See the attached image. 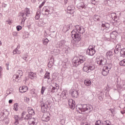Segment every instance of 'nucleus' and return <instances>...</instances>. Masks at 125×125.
Listing matches in <instances>:
<instances>
[{
	"instance_id": "nucleus-1",
	"label": "nucleus",
	"mask_w": 125,
	"mask_h": 125,
	"mask_svg": "<svg viewBox=\"0 0 125 125\" xmlns=\"http://www.w3.org/2000/svg\"><path fill=\"white\" fill-rule=\"evenodd\" d=\"M72 62L73 66L75 67H78L79 65L84 63L83 70V72L86 73H90L92 71H93L95 69L94 65L85 62V57L83 56H80L79 57H75L72 60Z\"/></svg>"
},
{
	"instance_id": "nucleus-2",
	"label": "nucleus",
	"mask_w": 125,
	"mask_h": 125,
	"mask_svg": "<svg viewBox=\"0 0 125 125\" xmlns=\"http://www.w3.org/2000/svg\"><path fill=\"white\" fill-rule=\"evenodd\" d=\"M85 32V29L83 26L79 25L75 26V29H74L71 32V37L74 40V43L78 44V46H83V43H81L82 35Z\"/></svg>"
},
{
	"instance_id": "nucleus-3",
	"label": "nucleus",
	"mask_w": 125,
	"mask_h": 125,
	"mask_svg": "<svg viewBox=\"0 0 125 125\" xmlns=\"http://www.w3.org/2000/svg\"><path fill=\"white\" fill-rule=\"evenodd\" d=\"M96 62L99 66H105L103 69L102 74L103 76H105L109 74V72L112 69V64L111 63V61L109 62L107 61V59L105 58L98 57L96 59Z\"/></svg>"
},
{
	"instance_id": "nucleus-4",
	"label": "nucleus",
	"mask_w": 125,
	"mask_h": 125,
	"mask_svg": "<svg viewBox=\"0 0 125 125\" xmlns=\"http://www.w3.org/2000/svg\"><path fill=\"white\" fill-rule=\"evenodd\" d=\"M77 107L78 108L81 112H86V111H88V113H90L93 110V107L89 104H79L77 105Z\"/></svg>"
},
{
	"instance_id": "nucleus-5",
	"label": "nucleus",
	"mask_w": 125,
	"mask_h": 125,
	"mask_svg": "<svg viewBox=\"0 0 125 125\" xmlns=\"http://www.w3.org/2000/svg\"><path fill=\"white\" fill-rule=\"evenodd\" d=\"M30 8H25L23 11L19 13V16H21V17H22V21H23V22H25L26 19H27V17H29V16H30Z\"/></svg>"
},
{
	"instance_id": "nucleus-6",
	"label": "nucleus",
	"mask_w": 125,
	"mask_h": 125,
	"mask_svg": "<svg viewBox=\"0 0 125 125\" xmlns=\"http://www.w3.org/2000/svg\"><path fill=\"white\" fill-rule=\"evenodd\" d=\"M66 43V40H61L60 42H58L57 44H56V47L57 48H60V49L56 50L57 54H59L60 53L61 51H62L63 50V48H64V46H65V44Z\"/></svg>"
},
{
	"instance_id": "nucleus-7",
	"label": "nucleus",
	"mask_w": 125,
	"mask_h": 125,
	"mask_svg": "<svg viewBox=\"0 0 125 125\" xmlns=\"http://www.w3.org/2000/svg\"><path fill=\"white\" fill-rule=\"evenodd\" d=\"M119 51H120L121 56L125 57V48L121 49V45H117L114 50V52L116 54H117V53H119Z\"/></svg>"
},
{
	"instance_id": "nucleus-8",
	"label": "nucleus",
	"mask_w": 125,
	"mask_h": 125,
	"mask_svg": "<svg viewBox=\"0 0 125 125\" xmlns=\"http://www.w3.org/2000/svg\"><path fill=\"white\" fill-rule=\"evenodd\" d=\"M25 115H26V112L23 111L21 114V117H19V115H15L14 119L15 121L14 123V125H19V121H21H21L23 120V119H24V116H25Z\"/></svg>"
},
{
	"instance_id": "nucleus-9",
	"label": "nucleus",
	"mask_w": 125,
	"mask_h": 125,
	"mask_svg": "<svg viewBox=\"0 0 125 125\" xmlns=\"http://www.w3.org/2000/svg\"><path fill=\"white\" fill-rule=\"evenodd\" d=\"M23 76V71L19 70L16 72V75H14L13 78L15 79V82H19L21 81V77Z\"/></svg>"
},
{
	"instance_id": "nucleus-10",
	"label": "nucleus",
	"mask_w": 125,
	"mask_h": 125,
	"mask_svg": "<svg viewBox=\"0 0 125 125\" xmlns=\"http://www.w3.org/2000/svg\"><path fill=\"white\" fill-rule=\"evenodd\" d=\"M53 9V8L52 7L48 6H44L42 9V12L45 15H49L52 12Z\"/></svg>"
},
{
	"instance_id": "nucleus-11",
	"label": "nucleus",
	"mask_w": 125,
	"mask_h": 125,
	"mask_svg": "<svg viewBox=\"0 0 125 125\" xmlns=\"http://www.w3.org/2000/svg\"><path fill=\"white\" fill-rule=\"evenodd\" d=\"M40 105L41 107L42 113H45L47 111V108H48V104L43 103L42 101H40Z\"/></svg>"
},
{
	"instance_id": "nucleus-12",
	"label": "nucleus",
	"mask_w": 125,
	"mask_h": 125,
	"mask_svg": "<svg viewBox=\"0 0 125 125\" xmlns=\"http://www.w3.org/2000/svg\"><path fill=\"white\" fill-rule=\"evenodd\" d=\"M106 57L108 59L107 62L111 61V64H112V59L114 58V52L108 51L106 53Z\"/></svg>"
},
{
	"instance_id": "nucleus-13",
	"label": "nucleus",
	"mask_w": 125,
	"mask_h": 125,
	"mask_svg": "<svg viewBox=\"0 0 125 125\" xmlns=\"http://www.w3.org/2000/svg\"><path fill=\"white\" fill-rule=\"evenodd\" d=\"M96 52V51L95 50V49L93 48V47H92V48H88L86 51V54L89 56H93V55L95 54Z\"/></svg>"
},
{
	"instance_id": "nucleus-14",
	"label": "nucleus",
	"mask_w": 125,
	"mask_h": 125,
	"mask_svg": "<svg viewBox=\"0 0 125 125\" xmlns=\"http://www.w3.org/2000/svg\"><path fill=\"white\" fill-rule=\"evenodd\" d=\"M68 106L70 109L74 110L76 108V102L72 99L68 100Z\"/></svg>"
},
{
	"instance_id": "nucleus-15",
	"label": "nucleus",
	"mask_w": 125,
	"mask_h": 125,
	"mask_svg": "<svg viewBox=\"0 0 125 125\" xmlns=\"http://www.w3.org/2000/svg\"><path fill=\"white\" fill-rule=\"evenodd\" d=\"M28 125H38V119L33 118L28 122Z\"/></svg>"
},
{
	"instance_id": "nucleus-16",
	"label": "nucleus",
	"mask_w": 125,
	"mask_h": 125,
	"mask_svg": "<svg viewBox=\"0 0 125 125\" xmlns=\"http://www.w3.org/2000/svg\"><path fill=\"white\" fill-rule=\"evenodd\" d=\"M102 27L103 28V30H105V29H109L110 25L109 22L105 21H102Z\"/></svg>"
},
{
	"instance_id": "nucleus-17",
	"label": "nucleus",
	"mask_w": 125,
	"mask_h": 125,
	"mask_svg": "<svg viewBox=\"0 0 125 125\" xmlns=\"http://www.w3.org/2000/svg\"><path fill=\"white\" fill-rule=\"evenodd\" d=\"M68 6L67 7V13L69 14H74V12H75V7L74 6Z\"/></svg>"
},
{
	"instance_id": "nucleus-18",
	"label": "nucleus",
	"mask_w": 125,
	"mask_h": 125,
	"mask_svg": "<svg viewBox=\"0 0 125 125\" xmlns=\"http://www.w3.org/2000/svg\"><path fill=\"white\" fill-rule=\"evenodd\" d=\"M93 19L95 22H100V20L101 19V16L98 15H95L93 17Z\"/></svg>"
},
{
	"instance_id": "nucleus-19",
	"label": "nucleus",
	"mask_w": 125,
	"mask_h": 125,
	"mask_svg": "<svg viewBox=\"0 0 125 125\" xmlns=\"http://www.w3.org/2000/svg\"><path fill=\"white\" fill-rule=\"evenodd\" d=\"M27 111L28 114H29L30 116H32L35 115V110H34L32 107H28L27 108Z\"/></svg>"
},
{
	"instance_id": "nucleus-20",
	"label": "nucleus",
	"mask_w": 125,
	"mask_h": 125,
	"mask_svg": "<svg viewBox=\"0 0 125 125\" xmlns=\"http://www.w3.org/2000/svg\"><path fill=\"white\" fill-rule=\"evenodd\" d=\"M20 92L21 93H24L28 90V87L26 86H22V87H20L19 88Z\"/></svg>"
},
{
	"instance_id": "nucleus-21",
	"label": "nucleus",
	"mask_w": 125,
	"mask_h": 125,
	"mask_svg": "<svg viewBox=\"0 0 125 125\" xmlns=\"http://www.w3.org/2000/svg\"><path fill=\"white\" fill-rule=\"evenodd\" d=\"M42 121L43 122H48V121H50V117L46 114H44L42 117Z\"/></svg>"
},
{
	"instance_id": "nucleus-22",
	"label": "nucleus",
	"mask_w": 125,
	"mask_h": 125,
	"mask_svg": "<svg viewBox=\"0 0 125 125\" xmlns=\"http://www.w3.org/2000/svg\"><path fill=\"white\" fill-rule=\"evenodd\" d=\"M117 32L116 31H112L111 33H110V38L112 39V40H116L117 38Z\"/></svg>"
},
{
	"instance_id": "nucleus-23",
	"label": "nucleus",
	"mask_w": 125,
	"mask_h": 125,
	"mask_svg": "<svg viewBox=\"0 0 125 125\" xmlns=\"http://www.w3.org/2000/svg\"><path fill=\"white\" fill-rule=\"evenodd\" d=\"M71 94L73 98H77V97L79 96V92H78V91L77 90L73 91L71 92Z\"/></svg>"
},
{
	"instance_id": "nucleus-24",
	"label": "nucleus",
	"mask_w": 125,
	"mask_h": 125,
	"mask_svg": "<svg viewBox=\"0 0 125 125\" xmlns=\"http://www.w3.org/2000/svg\"><path fill=\"white\" fill-rule=\"evenodd\" d=\"M28 76L30 79H31V80H34V79L37 77V74H36L35 73L31 72L29 73Z\"/></svg>"
},
{
	"instance_id": "nucleus-25",
	"label": "nucleus",
	"mask_w": 125,
	"mask_h": 125,
	"mask_svg": "<svg viewBox=\"0 0 125 125\" xmlns=\"http://www.w3.org/2000/svg\"><path fill=\"white\" fill-rule=\"evenodd\" d=\"M84 84L86 86H90L91 85V81L89 79H86L84 81Z\"/></svg>"
},
{
	"instance_id": "nucleus-26",
	"label": "nucleus",
	"mask_w": 125,
	"mask_h": 125,
	"mask_svg": "<svg viewBox=\"0 0 125 125\" xmlns=\"http://www.w3.org/2000/svg\"><path fill=\"white\" fill-rule=\"evenodd\" d=\"M25 115H24V120H26V121H29L31 120V119H33V118H32V116H30L29 114H26L25 112Z\"/></svg>"
},
{
	"instance_id": "nucleus-27",
	"label": "nucleus",
	"mask_w": 125,
	"mask_h": 125,
	"mask_svg": "<svg viewBox=\"0 0 125 125\" xmlns=\"http://www.w3.org/2000/svg\"><path fill=\"white\" fill-rule=\"evenodd\" d=\"M66 92H67V91L64 90L61 93L60 97L62 98V99H66V98H67V96H66Z\"/></svg>"
},
{
	"instance_id": "nucleus-28",
	"label": "nucleus",
	"mask_w": 125,
	"mask_h": 125,
	"mask_svg": "<svg viewBox=\"0 0 125 125\" xmlns=\"http://www.w3.org/2000/svg\"><path fill=\"white\" fill-rule=\"evenodd\" d=\"M20 53H21V52L18 50V47L13 51V54H14V55L15 54H20Z\"/></svg>"
},
{
	"instance_id": "nucleus-29",
	"label": "nucleus",
	"mask_w": 125,
	"mask_h": 125,
	"mask_svg": "<svg viewBox=\"0 0 125 125\" xmlns=\"http://www.w3.org/2000/svg\"><path fill=\"white\" fill-rule=\"evenodd\" d=\"M50 73L46 71L44 76V79H48V80H50Z\"/></svg>"
},
{
	"instance_id": "nucleus-30",
	"label": "nucleus",
	"mask_w": 125,
	"mask_h": 125,
	"mask_svg": "<svg viewBox=\"0 0 125 125\" xmlns=\"http://www.w3.org/2000/svg\"><path fill=\"white\" fill-rule=\"evenodd\" d=\"M50 88L51 89V92H55V90H57V88L55 87V86L53 85V84H51Z\"/></svg>"
},
{
	"instance_id": "nucleus-31",
	"label": "nucleus",
	"mask_w": 125,
	"mask_h": 125,
	"mask_svg": "<svg viewBox=\"0 0 125 125\" xmlns=\"http://www.w3.org/2000/svg\"><path fill=\"white\" fill-rule=\"evenodd\" d=\"M95 125H104V121L101 122L100 120H98L95 122Z\"/></svg>"
},
{
	"instance_id": "nucleus-32",
	"label": "nucleus",
	"mask_w": 125,
	"mask_h": 125,
	"mask_svg": "<svg viewBox=\"0 0 125 125\" xmlns=\"http://www.w3.org/2000/svg\"><path fill=\"white\" fill-rule=\"evenodd\" d=\"M42 42H43V44H44V45H46L47 43H48V42H49V40H48L47 38H46V39H43Z\"/></svg>"
},
{
	"instance_id": "nucleus-33",
	"label": "nucleus",
	"mask_w": 125,
	"mask_h": 125,
	"mask_svg": "<svg viewBox=\"0 0 125 125\" xmlns=\"http://www.w3.org/2000/svg\"><path fill=\"white\" fill-rule=\"evenodd\" d=\"M119 64L120 66H122V67L125 66V59H124L123 60H122L120 62Z\"/></svg>"
},
{
	"instance_id": "nucleus-34",
	"label": "nucleus",
	"mask_w": 125,
	"mask_h": 125,
	"mask_svg": "<svg viewBox=\"0 0 125 125\" xmlns=\"http://www.w3.org/2000/svg\"><path fill=\"white\" fill-rule=\"evenodd\" d=\"M69 29L70 28H69V27H67L65 26H63L62 31L63 32H64L65 33H66V32H68V31H69Z\"/></svg>"
},
{
	"instance_id": "nucleus-35",
	"label": "nucleus",
	"mask_w": 125,
	"mask_h": 125,
	"mask_svg": "<svg viewBox=\"0 0 125 125\" xmlns=\"http://www.w3.org/2000/svg\"><path fill=\"white\" fill-rule=\"evenodd\" d=\"M117 16L116 13H112L110 16V18H112V20Z\"/></svg>"
},
{
	"instance_id": "nucleus-36",
	"label": "nucleus",
	"mask_w": 125,
	"mask_h": 125,
	"mask_svg": "<svg viewBox=\"0 0 125 125\" xmlns=\"http://www.w3.org/2000/svg\"><path fill=\"white\" fill-rule=\"evenodd\" d=\"M104 125H113L108 120L104 121Z\"/></svg>"
},
{
	"instance_id": "nucleus-37",
	"label": "nucleus",
	"mask_w": 125,
	"mask_h": 125,
	"mask_svg": "<svg viewBox=\"0 0 125 125\" xmlns=\"http://www.w3.org/2000/svg\"><path fill=\"white\" fill-rule=\"evenodd\" d=\"M3 121L5 125H8V124L9 123V120L7 119V118H4Z\"/></svg>"
},
{
	"instance_id": "nucleus-38",
	"label": "nucleus",
	"mask_w": 125,
	"mask_h": 125,
	"mask_svg": "<svg viewBox=\"0 0 125 125\" xmlns=\"http://www.w3.org/2000/svg\"><path fill=\"white\" fill-rule=\"evenodd\" d=\"M13 110L17 111L18 110V104H15L14 105Z\"/></svg>"
},
{
	"instance_id": "nucleus-39",
	"label": "nucleus",
	"mask_w": 125,
	"mask_h": 125,
	"mask_svg": "<svg viewBox=\"0 0 125 125\" xmlns=\"http://www.w3.org/2000/svg\"><path fill=\"white\" fill-rule=\"evenodd\" d=\"M80 7H82V8H84L85 9L86 8V5H85L83 3H82L79 5Z\"/></svg>"
},
{
	"instance_id": "nucleus-40",
	"label": "nucleus",
	"mask_w": 125,
	"mask_h": 125,
	"mask_svg": "<svg viewBox=\"0 0 125 125\" xmlns=\"http://www.w3.org/2000/svg\"><path fill=\"white\" fill-rule=\"evenodd\" d=\"M49 63H52L54 65V58L53 57H51Z\"/></svg>"
},
{
	"instance_id": "nucleus-41",
	"label": "nucleus",
	"mask_w": 125,
	"mask_h": 125,
	"mask_svg": "<svg viewBox=\"0 0 125 125\" xmlns=\"http://www.w3.org/2000/svg\"><path fill=\"white\" fill-rule=\"evenodd\" d=\"M45 90V87L42 86L41 88V94H43Z\"/></svg>"
},
{
	"instance_id": "nucleus-42",
	"label": "nucleus",
	"mask_w": 125,
	"mask_h": 125,
	"mask_svg": "<svg viewBox=\"0 0 125 125\" xmlns=\"http://www.w3.org/2000/svg\"><path fill=\"white\" fill-rule=\"evenodd\" d=\"M17 30L18 31V32H19V31H20V30H22V26H21V25H18L17 27Z\"/></svg>"
},
{
	"instance_id": "nucleus-43",
	"label": "nucleus",
	"mask_w": 125,
	"mask_h": 125,
	"mask_svg": "<svg viewBox=\"0 0 125 125\" xmlns=\"http://www.w3.org/2000/svg\"><path fill=\"white\" fill-rule=\"evenodd\" d=\"M24 100L25 102H26V103H29V101H30V98H29L28 97H24Z\"/></svg>"
},
{
	"instance_id": "nucleus-44",
	"label": "nucleus",
	"mask_w": 125,
	"mask_h": 125,
	"mask_svg": "<svg viewBox=\"0 0 125 125\" xmlns=\"http://www.w3.org/2000/svg\"><path fill=\"white\" fill-rule=\"evenodd\" d=\"M113 20H114L115 22H119V18H118V16H116V17H115Z\"/></svg>"
},
{
	"instance_id": "nucleus-45",
	"label": "nucleus",
	"mask_w": 125,
	"mask_h": 125,
	"mask_svg": "<svg viewBox=\"0 0 125 125\" xmlns=\"http://www.w3.org/2000/svg\"><path fill=\"white\" fill-rule=\"evenodd\" d=\"M21 58L22 59H23V60H25V61H27V58H28V57H27L26 55H25L24 56H23Z\"/></svg>"
},
{
	"instance_id": "nucleus-46",
	"label": "nucleus",
	"mask_w": 125,
	"mask_h": 125,
	"mask_svg": "<svg viewBox=\"0 0 125 125\" xmlns=\"http://www.w3.org/2000/svg\"><path fill=\"white\" fill-rule=\"evenodd\" d=\"M104 98V95H103L99 97V100H100V101H102Z\"/></svg>"
},
{
	"instance_id": "nucleus-47",
	"label": "nucleus",
	"mask_w": 125,
	"mask_h": 125,
	"mask_svg": "<svg viewBox=\"0 0 125 125\" xmlns=\"http://www.w3.org/2000/svg\"><path fill=\"white\" fill-rule=\"evenodd\" d=\"M52 84H53V85H54V86H56V87H58V88H59V85H58V84L54 83H52Z\"/></svg>"
},
{
	"instance_id": "nucleus-48",
	"label": "nucleus",
	"mask_w": 125,
	"mask_h": 125,
	"mask_svg": "<svg viewBox=\"0 0 125 125\" xmlns=\"http://www.w3.org/2000/svg\"><path fill=\"white\" fill-rule=\"evenodd\" d=\"M109 111L111 112V114L113 115V114H115V110L113 108L109 109Z\"/></svg>"
},
{
	"instance_id": "nucleus-49",
	"label": "nucleus",
	"mask_w": 125,
	"mask_h": 125,
	"mask_svg": "<svg viewBox=\"0 0 125 125\" xmlns=\"http://www.w3.org/2000/svg\"><path fill=\"white\" fill-rule=\"evenodd\" d=\"M53 63H50V62H49L48 63V68H51V67H52V66H53Z\"/></svg>"
},
{
	"instance_id": "nucleus-50",
	"label": "nucleus",
	"mask_w": 125,
	"mask_h": 125,
	"mask_svg": "<svg viewBox=\"0 0 125 125\" xmlns=\"http://www.w3.org/2000/svg\"><path fill=\"white\" fill-rule=\"evenodd\" d=\"M6 22H7V23H8V24H9V25H11L12 24V22L10 20H7Z\"/></svg>"
},
{
	"instance_id": "nucleus-51",
	"label": "nucleus",
	"mask_w": 125,
	"mask_h": 125,
	"mask_svg": "<svg viewBox=\"0 0 125 125\" xmlns=\"http://www.w3.org/2000/svg\"><path fill=\"white\" fill-rule=\"evenodd\" d=\"M36 15L37 16L40 17L41 16V12L40 11H37V13H36Z\"/></svg>"
},
{
	"instance_id": "nucleus-52",
	"label": "nucleus",
	"mask_w": 125,
	"mask_h": 125,
	"mask_svg": "<svg viewBox=\"0 0 125 125\" xmlns=\"http://www.w3.org/2000/svg\"><path fill=\"white\" fill-rule=\"evenodd\" d=\"M70 48L68 47L65 50V53H68V52L70 51Z\"/></svg>"
},
{
	"instance_id": "nucleus-53",
	"label": "nucleus",
	"mask_w": 125,
	"mask_h": 125,
	"mask_svg": "<svg viewBox=\"0 0 125 125\" xmlns=\"http://www.w3.org/2000/svg\"><path fill=\"white\" fill-rule=\"evenodd\" d=\"M2 69V67H1V66H0V78H1V76H2V75L1 74Z\"/></svg>"
},
{
	"instance_id": "nucleus-54",
	"label": "nucleus",
	"mask_w": 125,
	"mask_h": 125,
	"mask_svg": "<svg viewBox=\"0 0 125 125\" xmlns=\"http://www.w3.org/2000/svg\"><path fill=\"white\" fill-rule=\"evenodd\" d=\"M35 18L36 20H39L40 19V16L36 15Z\"/></svg>"
},
{
	"instance_id": "nucleus-55",
	"label": "nucleus",
	"mask_w": 125,
	"mask_h": 125,
	"mask_svg": "<svg viewBox=\"0 0 125 125\" xmlns=\"http://www.w3.org/2000/svg\"><path fill=\"white\" fill-rule=\"evenodd\" d=\"M17 34H18V33L17 32H14L13 33V35H14V36H15V37H16L17 36Z\"/></svg>"
},
{
	"instance_id": "nucleus-56",
	"label": "nucleus",
	"mask_w": 125,
	"mask_h": 125,
	"mask_svg": "<svg viewBox=\"0 0 125 125\" xmlns=\"http://www.w3.org/2000/svg\"><path fill=\"white\" fill-rule=\"evenodd\" d=\"M12 102H13V100H9V104H11V103H12Z\"/></svg>"
},
{
	"instance_id": "nucleus-57",
	"label": "nucleus",
	"mask_w": 125,
	"mask_h": 125,
	"mask_svg": "<svg viewBox=\"0 0 125 125\" xmlns=\"http://www.w3.org/2000/svg\"><path fill=\"white\" fill-rule=\"evenodd\" d=\"M42 6H43V5L41 4L39 5V8H42Z\"/></svg>"
},
{
	"instance_id": "nucleus-58",
	"label": "nucleus",
	"mask_w": 125,
	"mask_h": 125,
	"mask_svg": "<svg viewBox=\"0 0 125 125\" xmlns=\"http://www.w3.org/2000/svg\"><path fill=\"white\" fill-rule=\"evenodd\" d=\"M5 66H6V67H8V66H9V62H7L5 64Z\"/></svg>"
},
{
	"instance_id": "nucleus-59",
	"label": "nucleus",
	"mask_w": 125,
	"mask_h": 125,
	"mask_svg": "<svg viewBox=\"0 0 125 125\" xmlns=\"http://www.w3.org/2000/svg\"><path fill=\"white\" fill-rule=\"evenodd\" d=\"M64 4L68 3V0H64Z\"/></svg>"
},
{
	"instance_id": "nucleus-60",
	"label": "nucleus",
	"mask_w": 125,
	"mask_h": 125,
	"mask_svg": "<svg viewBox=\"0 0 125 125\" xmlns=\"http://www.w3.org/2000/svg\"><path fill=\"white\" fill-rule=\"evenodd\" d=\"M46 1L45 0H44L42 3V4L43 5H44V3H45Z\"/></svg>"
},
{
	"instance_id": "nucleus-61",
	"label": "nucleus",
	"mask_w": 125,
	"mask_h": 125,
	"mask_svg": "<svg viewBox=\"0 0 125 125\" xmlns=\"http://www.w3.org/2000/svg\"><path fill=\"white\" fill-rule=\"evenodd\" d=\"M121 114H122V115H124V114H125V112L123 110V111H121Z\"/></svg>"
},
{
	"instance_id": "nucleus-62",
	"label": "nucleus",
	"mask_w": 125,
	"mask_h": 125,
	"mask_svg": "<svg viewBox=\"0 0 125 125\" xmlns=\"http://www.w3.org/2000/svg\"><path fill=\"white\" fill-rule=\"evenodd\" d=\"M83 125H89V124H87V123H86V124L84 123V124H83Z\"/></svg>"
},
{
	"instance_id": "nucleus-63",
	"label": "nucleus",
	"mask_w": 125,
	"mask_h": 125,
	"mask_svg": "<svg viewBox=\"0 0 125 125\" xmlns=\"http://www.w3.org/2000/svg\"><path fill=\"white\" fill-rule=\"evenodd\" d=\"M51 104V102H48V104H47V105H50Z\"/></svg>"
},
{
	"instance_id": "nucleus-64",
	"label": "nucleus",
	"mask_w": 125,
	"mask_h": 125,
	"mask_svg": "<svg viewBox=\"0 0 125 125\" xmlns=\"http://www.w3.org/2000/svg\"><path fill=\"white\" fill-rule=\"evenodd\" d=\"M124 113H125V107L123 108V110Z\"/></svg>"
}]
</instances>
